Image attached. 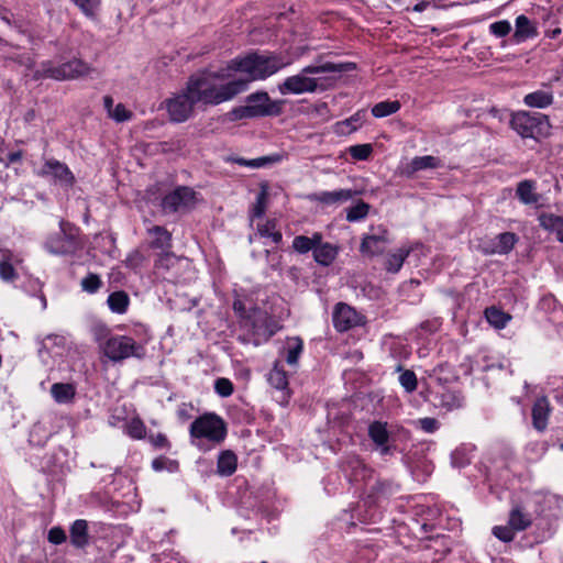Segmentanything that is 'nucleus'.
<instances>
[{
  "label": "nucleus",
  "mask_w": 563,
  "mask_h": 563,
  "mask_svg": "<svg viewBox=\"0 0 563 563\" xmlns=\"http://www.w3.org/2000/svg\"><path fill=\"white\" fill-rule=\"evenodd\" d=\"M419 426L423 431H426L428 433H433L434 431H437L439 429L438 420L434 418H430V417L420 419Z\"/></svg>",
  "instance_id": "338daca9"
},
{
  "label": "nucleus",
  "mask_w": 563,
  "mask_h": 563,
  "mask_svg": "<svg viewBox=\"0 0 563 563\" xmlns=\"http://www.w3.org/2000/svg\"><path fill=\"white\" fill-rule=\"evenodd\" d=\"M550 413V405L545 397L538 398L532 407V423L533 427L543 431L548 426V418Z\"/></svg>",
  "instance_id": "bb28decb"
},
{
  "label": "nucleus",
  "mask_w": 563,
  "mask_h": 563,
  "mask_svg": "<svg viewBox=\"0 0 563 563\" xmlns=\"http://www.w3.org/2000/svg\"><path fill=\"white\" fill-rule=\"evenodd\" d=\"M485 318L489 324L495 327L496 329H504L508 321L510 320V316L505 313L501 309L497 307H489L485 310Z\"/></svg>",
  "instance_id": "a19ab883"
},
{
  "label": "nucleus",
  "mask_w": 563,
  "mask_h": 563,
  "mask_svg": "<svg viewBox=\"0 0 563 563\" xmlns=\"http://www.w3.org/2000/svg\"><path fill=\"white\" fill-rule=\"evenodd\" d=\"M266 200H267V194L265 190H262L257 195L256 201L250 211V216L252 219H260L264 216L265 208H266Z\"/></svg>",
  "instance_id": "864d4df0"
},
{
  "label": "nucleus",
  "mask_w": 563,
  "mask_h": 563,
  "mask_svg": "<svg viewBox=\"0 0 563 563\" xmlns=\"http://www.w3.org/2000/svg\"><path fill=\"white\" fill-rule=\"evenodd\" d=\"M352 465V474L350 477V481L355 483H363L364 485V493L367 492L368 486L372 485V483L375 479V474L372 468H369L367 465H365L361 460H354L351 462Z\"/></svg>",
  "instance_id": "a878e982"
},
{
  "label": "nucleus",
  "mask_w": 563,
  "mask_h": 563,
  "mask_svg": "<svg viewBox=\"0 0 563 563\" xmlns=\"http://www.w3.org/2000/svg\"><path fill=\"white\" fill-rule=\"evenodd\" d=\"M547 451L544 442H530L526 446L527 457L531 461L539 460Z\"/></svg>",
  "instance_id": "5fc2aeb1"
},
{
  "label": "nucleus",
  "mask_w": 563,
  "mask_h": 563,
  "mask_svg": "<svg viewBox=\"0 0 563 563\" xmlns=\"http://www.w3.org/2000/svg\"><path fill=\"white\" fill-rule=\"evenodd\" d=\"M109 117L115 122L122 123L130 121L133 117V113L128 110L123 103H118Z\"/></svg>",
  "instance_id": "bf43d9fd"
},
{
  "label": "nucleus",
  "mask_w": 563,
  "mask_h": 563,
  "mask_svg": "<svg viewBox=\"0 0 563 563\" xmlns=\"http://www.w3.org/2000/svg\"><path fill=\"white\" fill-rule=\"evenodd\" d=\"M525 103L530 108H547L553 102V95L550 91L537 90L523 98Z\"/></svg>",
  "instance_id": "58836bf2"
},
{
  "label": "nucleus",
  "mask_w": 563,
  "mask_h": 563,
  "mask_svg": "<svg viewBox=\"0 0 563 563\" xmlns=\"http://www.w3.org/2000/svg\"><path fill=\"white\" fill-rule=\"evenodd\" d=\"M539 222L540 227L544 230L554 232L558 241L561 242V238L563 235V217L553 213H542L539 217Z\"/></svg>",
  "instance_id": "4c0bfd02"
},
{
  "label": "nucleus",
  "mask_w": 563,
  "mask_h": 563,
  "mask_svg": "<svg viewBox=\"0 0 563 563\" xmlns=\"http://www.w3.org/2000/svg\"><path fill=\"white\" fill-rule=\"evenodd\" d=\"M303 352V341L299 336L287 338L285 345V360L289 366H297Z\"/></svg>",
  "instance_id": "7c9ffc66"
},
{
  "label": "nucleus",
  "mask_w": 563,
  "mask_h": 563,
  "mask_svg": "<svg viewBox=\"0 0 563 563\" xmlns=\"http://www.w3.org/2000/svg\"><path fill=\"white\" fill-rule=\"evenodd\" d=\"M66 532L60 527H53L49 529L47 540L53 544H62L66 541Z\"/></svg>",
  "instance_id": "e2e57ef3"
},
{
  "label": "nucleus",
  "mask_w": 563,
  "mask_h": 563,
  "mask_svg": "<svg viewBox=\"0 0 563 563\" xmlns=\"http://www.w3.org/2000/svg\"><path fill=\"white\" fill-rule=\"evenodd\" d=\"M126 434L135 440H142L146 435V427L140 419L131 420L126 426Z\"/></svg>",
  "instance_id": "3c124183"
},
{
  "label": "nucleus",
  "mask_w": 563,
  "mask_h": 563,
  "mask_svg": "<svg viewBox=\"0 0 563 563\" xmlns=\"http://www.w3.org/2000/svg\"><path fill=\"white\" fill-rule=\"evenodd\" d=\"M92 333H93L95 340L99 343L100 346H101V343H103L107 339H109V336L112 335V334H110V330L108 329V327L102 323L95 324L92 327Z\"/></svg>",
  "instance_id": "69168bd1"
},
{
  "label": "nucleus",
  "mask_w": 563,
  "mask_h": 563,
  "mask_svg": "<svg viewBox=\"0 0 563 563\" xmlns=\"http://www.w3.org/2000/svg\"><path fill=\"white\" fill-rule=\"evenodd\" d=\"M441 166L442 163L439 157L432 155L416 156L401 168L400 175L406 178H412L420 170L437 169Z\"/></svg>",
  "instance_id": "aec40b11"
},
{
  "label": "nucleus",
  "mask_w": 563,
  "mask_h": 563,
  "mask_svg": "<svg viewBox=\"0 0 563 563\" xmlns=\"http://www.w3.org/2000/svg\"><path fill=\"white\" fill-rule=\"evenodd\" d=\"M268 384L280 391V398L283 402H288L290 398V389L288 383L287 373L279 361H276L272 369L267 374Z\"/></svg>",
  "instance_id": "a211bd4d"
},
{
  "label": "nucleus",
  "mask_w": 563,
  "mask_h": 563,
  "mask_svg": "<svg viewBox=\"0 0 563 563\" xmlns=\"http://www.w3.org/2000/svg\"><path fill=\"white\" fill-rule=\"evenodd\" d=\"M533 522L532 515L521 505H515L508 518V525L516 531L527 530Z\"/></svg>",
  "instance_id": "393cba45"
},
{
  "label": "nucleus",
  "mask_w": 563,
  "mask_h": 563,
  "mask_svg": "<svg viewBox=\"0 0 563 563\" xmlns=\"http://www.w3.org/2000/svg\"><path fill=\"white\" fill-rule=\"evenodd\" d=\"M214 390L220 397H229L233 394L234 387L229 378L220 377L214 382Z\"/></svg>",
  "instance_id": "4d7b16f0"
},
{
  "label": "nucleus",
  "mask_w": 563,
  "mask_h": 563,
  "mask_svg": "<svg viewBox=\"0 0 563 563\" xmlns=\"http://www.w3.org/2000/svg\"><path fill=\"white\" fill-rule=\"evenodd\" d=\"M516 195L518 199L525 205H533L539 200L536 194V181L525 179L517 185Z\"/></svg>",
  "instance_id": "72a5a7b5"
},
{
  "label": "nucleus",
  "mask_w": 563,
  "mask_h": 563,
  "mask_svg": "<svg viewBox=\"0 0 563 563\" xmlns=\"http://www.w3.org/2000/svg\"><path fill=\"white\" fill-rule=\"evenodd\" d=\"M516 530L508 526H495L493 534L503 542H511L515 539Z\"/></svg>",
  "instance_id": "13d9d810"
},
{
  "label": "nucleus",
  "mask_w": 563,
  "mask_h": 563,
  "mask_svg": "<svg viewBox=\"0 0 563 563\" xmlns=\"http://www.w3.org/2000/svg\"><path fill=\"white\" fill-rule=\"evenodd\" d=\"M284 158L283 154L274 153L271 155L261 156L257 158L246 159L244 157H229L227 162H232L240 166H245L250 168H262L269 165H274L280 163Z\"/></svg>",
  "instance_id": "b1692460"
},
{
  "label": "nucleus",
  "mask_w": 563,
  "mask_h": 563,
  "mask_svg": "<svg viewBox=\"0 0 563 563\" xmlns=\"http://www.w3.org/2000/svg\"><path fill=\"white\" fill-rule=\"evenodd\" d=\"M73 3L81 11V13L95 20L101 5V0H71Z\"/></svg>",
  "instance_id": "c03bdc74"
},
{
  "label": "nucleus",
  "mask_w": 563,
  "mask_h": 563,
  "mask_svg": "<svg viewBox=\"0 0 563 563\" xmlns=\"http://www.w3.org/2000/svg\"><path fill=\"white\" fill-rule=\"evenodd\" d=\"M474 446L472 444H461L451 453V465L463 468L467 466L473 456Z\"/></svg>",
  "instance_id": "c9c22d12"
},
{
  "label": "nucleus",
  "mask_w": 563,
  "mask_h": 563,
  "mask_svg": "<svg viewBox=\"0 0 563 563\" xmlns=\"http://www.w3.org/2000/svg\"><path fill=\"white\" fill-rule=\"evenodd\" d=\"M107 303L111 312L123 314L129 308L130 297L123 290L113 291L108 296Z\"/></svg>",
  "instance_id": "e433bc0d"
},
{
  "label": "nucleus",
  "mask_w": 563,
  "mask_h": 563,
  "mask_svg": "<svg viewBox=\"0 0 563 563\" xmlns=\"http://www.w3.org/2000/svg\"><path fill=\"white\" fill-rule=\"evenodd\" d=\"M494 240L496 241L497 246L488 252L505 255L512 251L519 239L514 232H503L497 234Z\"/></svg>",
  "instance_id": "f704fd0d"
},
{
  "label": "nucleus",
  "mask_w": 563,
  "mask_h": 563,
  "mask_svg": "<svg viewBox=\"0 0 563 563\" xmlns=\"http://www.w3.org/2000/svg\"><path fill=\"white\" fill-rule=\"evenodd\" d=\"M147 234L152 238L148 246L153 250H161L162 253L169 252L172 249V233L164 227L154 225L147 229Z\"/></svg>",
  "instance_id": "412c9836"
},
{
  "label": "nucleus",
  "mask_w": 563,
  "mask_h": 563,
  "mask_svg": "<svg viewBox=\"0 0 563 563\" xmlns=\"http://www.w3.org/2000/svg\"><path fill=\"white\" fill-rule=\"evenodd\" d=\"M290 60L282 54H257L252 53L243 57H235L229 60L225 67H222L217 73H223V82L230 81L229 79L235 73L246 74L249 77L247 86L252 80L266 79L267 77L276 74L280 69L287 67ZM243 79V77H241Z\"/></svg>",
  "instance_id": "20e7f679"
},
{
  "label": "nucleus",
  "mask_w": 563,
  "mask_h": 563,
  "mask_svg": "<svg viewBox=\"0 0 563 563\" xmlns=\"http://www.w3.org/2000/svg\"><path fill=\"white\" fill-rule=\"evenodd\" d=\"M366 111L360 110L344 121H340L335 124L336 133H352L362 125L365 120Z\"/></svg>",
  "instance_id": "ea45409f"
},
{
  "label": "nucleus",
  "mask_w": 563,
  "mask_h": 563,
  "mask_svg": "<svg viewBox=\"0 0 563 563\" xmlns=\"http://www.w3.org/2000/svg\"><path fill=\"white\" fill-rule=\"evenodd\" d=\"M81 289L88 294H96L102 286V280L98 274L89 273L80 282Z\"/></svg>",
  "instance_id": "09e8293b"
},
{
  "label": "nucleus",
  "mask_w": 563,
  "mask_h": 563,
  "mask_svg": "<svg viewBox=\"0 0 563 563\" xmlns=\"http://www.w3.org/2000/svg\"><path fill=\"white\" fill-rule=\"evenodd\" d=\"M238 466L236 455L230 451H222L218 456L217 472L221 476H231Z\"/></svg>",
  "instance_id": "473e14b6"
},
{
  "label": "nucleus",
  "mask_w": 563,
  "mask_h": 563,
  "mask_svg": "<svg viewBox=\"0 0 563 563\" xmlns=\"http://www.w3.org/2000/svg\"><path fill=\"white\" fill-rule=\"evenodd\" d=\"M372 153V144H356L349 147V154L356 161H366L369 158Z\"/></svg>",
  "instance_id": "603ef678"
},
{
  "label": "nucleus",
  "mask_w": 563,
  "mask_h": 563,
  "mask_svg": "<svg viewBox=\"0 0 563 563\" xmlns=\"http://www.w3.org/2000/svg\"><path fill=\"white\" fill-rule=\"evenodd\" d=\"M367 434L380 456H393L398 452L396 432L388 428V423L374 420L368 424Z\"/></svg>",
  "instance_id": "9b49d317"
},
{
  "label": "nucleus",
  "mask_w": 563,
  "mask_h": 563,
  "mask_svg": "<svg viewBox=\"0 0 563 563\" xmlns=\"http://www.w3.org/2000/svg\"><path fill=\"white\" fill-rule=\"evenodd\" d=\"M355 191L352 189H338L333 191H321L316 195V200L325 206H333L345 202L353 198Z\"/></svg>",
  "instance_id": "cd10ccee"
},
{
  "label": "nucleus",
  "mask_w": 563,
  "mask_h": 563,
  "mask_svg": "<svg viewBox=\"0 0 563 563\" xmlns=\"http://www.w3.org/2000/svg\"><path fill=\"white\" fill-rule=\"evenodd\" d=\"M257 231L261 236L271 239L275 244L280 243L283 240L282 233L275 230V223L273 221H267L264 224H260L257 227Z\"/></svg>",
  "instance_id": "8fccbe9b"
},
{
  "label": "nucleus",
  "mask_w": 563,
  "mask_h": 563,
  "mask_svg": "<svg viewBox=\"0 0 563 563\" xmlns=\"http://www.w3.org/2000/svg\"><path fill=\"white\" fill-rule=\"evenodd\" d=\"M284 101L272 100L266 91H256L249 95L245 104L235 107L229 112L232 121L244 119L277 117L282 113Z\"/></svg>",
  "instance_id": "39448f33"
},
{
  "label": "nucleus",
  "mask_w": 563,
  "mask_h": 563,
  "mask_svg": "<svg viewBox=\"0 0 563 563\" xmlns=\"http://www.w3.org/2000/svg\"><path fill=\"white\" fill-rule=\"evenodd\" d=\"M51 395L57 404H70L76 396V387L69 383H55L51 387Z\"/></svg>",
  "instance_id": "c85d7f7f"
},
{
  "label": "nucleus",
  "mask_w": 563,
  "mask_h": 563,
  "mask_svg": "<svg viewBox=\"0 0 563 563\" xmlns=\"http://www.w3.org/2000/svg\"><path fill=\"white\" fill-rule=\"evenodd\" d=\"M148 440L155 449L170 450L172 444L164 433L151 434Z\"/></svg>",
  "instance_id": "0e129e2a"
},
{
  "label": "nucleus",
  "mask_w": 563,
  "mask_h": 563,
  "mask_svg": "<svg viewBox=\"0 0 563 563\" xmlns=\"http://www.w3.org/2000/svg\"><path fill=\"white\" fill-rule=\"evenodd\" d=\"M180 258L172 252H164L154 261L153 273L156 278L176 283L178 278L177 267Z\"/></svg>",
  "instance_id": "4468645a"
},
{
  "label": "nucleus",
  "mask_w": 563,
  "mask_h": 563,
  "mask_svg": "<svg viewBox=\"0 0 563 563\" xmlns=\"http://www.w3.org/2000/svg\"><path fill=\"white\" fill-rule=\"evenodd\" d=\"M194 200L195 191L189 187L180 186L164 196L162 208L167 212H176L183 207L192 205Z\"/></svg>",
  "instance_id": "dca6fc26"
},
{
  "label": "nucleus",
  "mask_w": 563,
  "mask_h": 563,
  "mask_svg": "<svg viewBox=\"0 0 563 563\" xmlns=\"http://www.w3.org/2000/svg\"><path fill=\"white\" fill-rule=\"evenodd\" d=\"M192 443L199 445L198 441L207 440L212 444L221 443L227 437V426L221 417L207 412L196 418L189 428Z\"/></svg>",
  "instance_id": "0eeeda50"
},
{
  "label": "nucleus",
  "mask_w": 563,
  "mask_h": 563,
  "mask_svg": "<svg viewBox=\"0 0 563 563\" xmlns=\"http://www.w3.org/2000/svg\"><path fill=\"white\" fill-rule=\"evenodd\" d=\"M541 19H542L544 24L549 23L550 25H553V24H558L559 23L558 22V18L553 13V11L548 10V9H542Z\"/></svg>",
  "instance_id": "774afa93"
},
{
  "label": "nucleus",
  "mask_w": 563,
  "mask_h": 563,
  "mask_svg": "<svg viewBox=\"0 0 563 563\" xmlns=\"http://www.w3.org/2000/svg\"><path fill=\"white\" fill-rule=\"evenodd\" d=\"M396 371L400 372L398 380L404 390L408 394L413 393L418 386V379L415 372L411 369H404L401 365H398Z\"/></svg>",
  "instance_id": "37998d69"
},
{
  "label": "nucleus",
  "mask_w": 563,
  "mask_h": 563,
  "mask_svg": "<svg viewBox=\"0 0 563 563\" xmlns=\"http://www.w3.org/2000/svg\"><path fill=\"white\" fill-rule=\"evenodd\" d=\"M232 309L239 320L238 340L243 344L260 346L279 330L277 321L266 310L258 307L246 309L240 298L234 299Z\"/></svg>",
  "instance_id": "7ed1b4c3"
},
{
  "label": "nucleus",
  "mask_w": 563,
  "mask_h": 563,
  "mask_svg": "<svg viewBox=\"0 0 563 563\" xmlns=\"http://www.w3.org/2000/svg\"><path fill=\"white\" fill-rule=\"evenodd\" d=\"M410 253L411 249L406 247H400L395 252L388 253L384 262L385 269L388 273H398Z\"/></svg>",
  "instance_id": "2f4dec72"
},
{
  "label": "nucleus",
  "mask_w": 563,
  "mask_h": 563,
  "mask_svg": "<svg viewBox=\"0 0 563 563\" xmlns=\"http://www.w3.org/2000/svg\"><path fill=\"white\" fill-rule=\"evenodd\" d=\"M400 108H401V104L398 100H394V101L385 100V101H380V102L376 103L372 108V114L375 118H385V117L396 113L397 111H399Z\"/></svg>",
  "instance_id": "79ce46f5"
},
{
  "label": "nucleus",
  "mask_w": 563,
  "mask_h": 563,
  "mask_svg": "<svg viewBox=\"0 0 563 563\" xmlns=\"http://www.w3.org/2000/svg\"><path fill=\"white\" fill-rule=\"evenodd\" d=\"M42 246L51 255H74L82 246L80 229L74 223L62 219L59 221V230L49 233L43 241Z\"/></svg>",
  "instance_id": "423d86ee"
},
{
  "label": "nucleus",
  "mask_w": 563,
  "mask_h": 563,
  "mask_svg": "<svg viewBox=\"0 0 563 563\" xmlns=\"http://www.w3.org/2000/svg\"><path fill=\"white\" fill-rule=\"evenodd\" d=\"M538 35L537 23L531 21L527 15L520 14L515 19V32L511 36L512 43L522 44Z\"/></svg>",
  "instance_id": "6ab92c4d"
},
{
  "label": "nucleus",
  "mask_w": 563,
  "mask_h": 563,
  "mask_svg": "<svg viewBox=\"0 0 563 563\" xmlns=\"http://www.w3.org/2000/svg\"><path fill=\"white\" fill-rule=\"evenodd\" d=\"M558 303L556 298L552 294H545L540 298L538 309L549 313L556 309Z\"/></svg>",
  "instance_id": "052dcab7"
},
{
  "label": "nucleus",
  "mask_w": 563,
  "mask_h": 563,
  "mask_svg": "<svg viewBox=\"0 0 563 563\" xmlns=\"http://www.w3.org/2000/svg\"><path fill=\"white\" fill-rule=\"evenodd\" d=\"M389 244L388 231L384 227H378L372 234H366L362 239L360 251L367 256H378L383 254Z\"/></svg>",
  "instance_id": "2eb2a0df"
},
{
  "label": "nucleus",
  "mask_w": 563,
  "mask_h": 563,
  "mask_svg": "<svg viewBox=\"0 0 563 563\" xmlns=\"http://www.w3.org/2000/svg\"><path fill=\"white\" fill-rule=\"evenodd\" d=\"M101 350L106 357L114 363L130 357L142 358L145 355L143 344L129 335L114 334L101 343Z\"/></svg>",
  "instance_id": "6e6552de"
},
{
  "label": "nucleus",
  "mask_w": 563,
  "mask_h": 563,
  "mask_svg": "<svg viewBox=\"0 0 563 563\" xmlns=\"http://www.w3.org/2000/svg\"><path fill=\"white\" fill-rule=\"evenodd\" d=\"M510 126L523 139H537L545 133L549 120L540 112L518 111L511 115Z\"/></svg>",
  "instance_id": "1a4fd4ad"
},
{
  "label": "nucleus",
  "mask_w": 563,
  "mask_h": 563,
  "mask_svg": "<svg viewBox=\"0 0 563 563\" xmlns=\"http://www.w3.org/2000/svg\"><path fill=\"white\" fill-rule=\"evenodd\" d=\"M333 327L339 332H346L365 323L364 317L344 302L335 305L332 312Z\"/></svg>",
  "instance_id": "ddd939ff"
},
{
  "label": "nucleus",
  "mask_w": 563,
  "mask_h": 563,
  "mask_svg": "<svg viewBox=\"0 0 563 563\" xmlns=\"http://www.w3.org/2000/svg\"><path fill=\"white\" fill-rule=\"evenodd\" d=\"M338 254L339 247L332 243L323 242V239L316 245L312 252L316 263L324 267L330 266L335 261Z\"/></svg>",
  "instance_id": "4be33fe9"
},
{
  "label": "nucleus",
  "mask_w": 563,
  "mask_h": 563,
  "mask_svg": "<svg viewBox=\"0 0 563 563\" xmlns=\"http://www.w3.org/2000/svg\"><path fill=\"white\" fill-rule=\"evenodd\" d=\"M69 539L73 547L84 549L89 544L88 521L85 519L75 520L69 528Z\"/></svg>",
  "instance_id": "5701e85b"
},
{
  "label": "nucleus",
  "mask_w": 563,
  "mask_h": 563,
  "mask_svg": "<svg viewBox=\"0 0 563 563\" xmlns=\"http://www.w3.org/2000/svg\"><path fill=\"white\" fill-rule=\"evenodd\" d=\"M369 205L360 200L356 205L346 209V220L349 222H357L365 219L369 211Z\"/></svg>",
  "instance_id": "a18cd8bd"
},
{
  "label": "nucleus",
  "mask_w": 563,
  "mask_h": 563,
  "mask_svg": "<svg viewBox=\"0 0 563 563\" xmlns=\"http://www.w3.org/2000/svg\"><path fill=\"white\" fill-rule=\"evenodd\" d=\"M441 325H442L441 319L433 318V319H429V320L422 321L419 324V329H420V331L424 332L426 334H433L437 331H439Z\"/></svg>",
  "instance_id": "680f3d73"
},
{
  "label": "nucleus",
  "mask_w": 563,
  "mask_h": 563,
  "mask_svg": "<svg viewBox=\"0 0 563 563\" xmlns=\"http://www.w3.org/2000/svg\"><path fill=\"white\" fill-rule=\"evenodd\" d=\"M323 239L322 233L314 232L311 236L297 235L292 240L291 247L299 254H306L310 251L313 252L316 245Z\"/></svg>",
  "instance_id": "c756f323"
},
{
  "label": "nucleus",
  "mask_w": 563,
  "mask_h": 563,
  "mask_svg": "<svg viewBox=\"0 0 563 563\" xmlns=\"http://www.w3.org/2000/svg\"><path fill=\"white\" fill-rule=\"evenodd\" d=\"M511 31V24L508 20H499L489 25V32L496 37H505Z\"/></svg>",
  "instance_id": "6e6d98bb"
},
{
  "label": "nucleus",
  "mask_w": 563,
  "mask_h": 563,
  "mask_svg": "<svg viewBox=\"0 0 563 563\" xmlns=\"http://www.w3.org/2000/svg\"><path fill=\"white\" fill-rule=\"evenodd\" d=\"M10 261L11 253H3V257L0 258V277L4 282H13L18 277Z\"/></svg>",
  "instance_id": "de8ad7c7"
},
{
  "label": "nucleus",
  "mask_w": 563,
  "mask_h": 563,
  "mask_svg": "<svg viewBox=\"0 0 563 563\" xmlns=\"http://www.w3.org/2000/svg\"><path fill=\"white\" fill-rule=\"evenodd\" d=\"M399 492V486L391 481H383L375 478L372 485L368 486L366 494L367 501L369 504H379L380 501L387 500Z\"/></svg>",
  "instance_id": "f3484780"
},
{
  "label": "nucleus",
  "mask_w": 563,
  "mask_h": 563,
  "mask_svg": "<svg viewBox=\"0 0 563 563\" xmlns=\"http://www.w3.org/2000/svg\"><path fill=\"white\" fill-rule=\"evenodd\" d=\"M37 175L43 178H48L54 184L65 188H71L76 183L75 175L70 168L56 158L45 159Z\"/></svg>",
  "instance_id": "f8f14e48"
},
{
  "label": "nucleus",
  "mask_w": 563,
  "mask_h": 563,
  "mask_svg": "<svg viewBox=\"0 0 563 563\" xmlns=\"http://www.w3.org/2000/svg\"><path fill=\"white\" fill-rule=\"evenodd\" d=\"M224 76L216 70L191 75L181 92L166 101L170 121L183 123L192 115L196 104L218 106L247 90V80L233 78L223 82Z\"/></svg>",
  "instance_id": "f257e3e1"
},
{
  "label": "nucleus",
  "mask_w": 563,
  "mask_h": 563,
  "mask_svg": "<svg viewBox=\"0 0 563 563\" xmlns=\"http://www.w3.org/2000/svg\"><path fill=\"white\" fill-rule=\"evenodd\" d=\"M91 69V66L80 58H73L58 66L53 65L52 62H44L41 76L55 80H71L88 75Z\"/></svg>",
  "instance_id": "9d476101"
},
{
  "label": "nucleus",
  "mask_w": 563,
  "mask_h": 563,
  "mask_svg": "<svg viewBox=\"0 0 563 563\" xmlns=\"http://www.w3.org/2000/svg\"><path fill=\"white\" fill-rule=\"evenodd\" d=\"M356 69L353 62L333 63L319 56L313 64L305 66L298 74L287 77L278 85L282 95H302L327 90L341 74Z\"/></svg>",
  "instance_id": "f03ea898"
},
{
  "label": "nucleus",
  "mask_w": 563,
  "mask_h": 563,
  "mask_svg": "<svg viewBox=\"0 0 563 563\" xmlns=\"http://www.w3.org/2000/svg\"><path fill=\"white\" fill-rule=\"evenodd\" d=\"M152 468L155 472L167 471L169 473H175L179 470V463L177 460H172L161 455L152 461Z\"/></svg>",
  "instance_id": "49530a36"
}]
</instances>
